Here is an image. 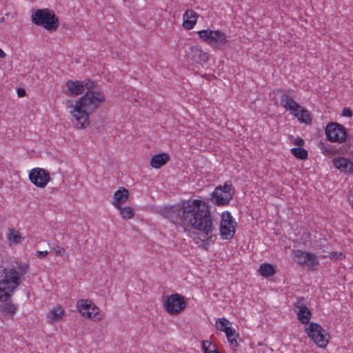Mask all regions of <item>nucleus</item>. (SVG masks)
Here are the masks:
<instances>
[{"label": "nucleus", "instance_id": "19", "mask_svg": "<svg viewBox=\"0 0 353 353\" xmlns=\"http://www.w3.org/2000/svg\"><path fill=\"white\" fill-rule=\"evenodd\" d=\"M169 156L166 153H159L152 157L150 160V166L158 169L165 165L169 161Z\"/></svg>", "mask_w": 353, "mask_h": 353}, {"label": "nucleus", "instance_id": "22", "mask_svg": "<svg viewBox=\"0 0 353 353\" xmlns=\"http://www.w3.org/2000/svg\"><path fill=\"white\" fill-rule=\"evenodd\" d=\"M219 323L220 325L218 327L221 331L224 332L226 334L227 339H230L232 332H234V329L230 326V321L225 318H219L216 322Z\"/></svg>", "mask_w": 353, "mask_h": 353}, {"label": "nucleus", "instance_id": "1", "mask_svg": "<svg viewBox=\"0 0 353 353\" xmlns=\"http://www.w3.org/2000/svg\"><path fill=\"white\" fill-rule=\"evenodd\" d=\"M167 217L183 227H192L205 236L214 230L208 205L200 200H188L180 206H173L166 211Z\"/></svg>", "mask_w": 353, "mask_h": 353}, {"label": "nucleus", "instance_id": "32", "mask_svg": "<svg viewBox=\"0 0 353 353\" xmlns=\"http://www.w3.org/2000/svg\"><path fill=\"white\" fill-rule=\"evenodd\" d=\"M39 26H42L46 30L53 32L55 31L59 26V23H36Z\"/></svg>", "mask_w": 353, "mask_h": 353}, {"label": "nucleus", "instance_id": "16", "mask_svg": "<svg viewBox=\"0 0 353 353\" xmlns=\"http://www.w3.org/2000/svg\"><path fill=\"white\" fill-rule=\"evenodd\" d=\"M281 105L285 110L290 111L292 113L297 112L300 110L301 105L294 101L292 97L286 93L282 94L280 99Z\"/></svg>", "mask_w": 353, "mask_h": 353}, {"label": "nucleus", "instance_id": "13", "mask_svg": "<svg viewBox=\"0 0 353 353\" xmlns=\"http://www.w3.org/2000/svg\"><path fill=\"white\" fill-rule=\"evenodd\" d=\"M59 19L50 9H39L32 14V22H59Z\"/></svg>", "mask_w": 353, "mask_h": 353}, {"label": "nucleus", "instance_id": "26", "mask_svg": "<svg viewBox=\"0 0 353 353\" xmlns=\"http://www.w3.org/2000/svg\"><path fill=\"white\" fill-rule=\"evenodd\" d=\"M117 209L119 210L120 214L123 219H132L134 216V212L133 209L129 206L124 208L120 206V208Z\"/></svg>", "mask_w": 353, "mask_h": 353}, {"label": "nucleus", "instance_id": "39", "mask_svg": "<svg viewBox=\"0 0 353 353\" xmlns=\"http://www.w3.org/2000/svg\"><path fill=\"white\" fill-rule=\"evenodd\" d=\"M26 90L23 88H19L17 90V94L19 97H23L26 95Z\"/></svg>", "mask_w": 353, "mask_h": 353}, {"label": "nucleus", "instance_id": "9", "mask_svg": "<svg viewBox=\"0 0 353 353\" xmlns=\"http://www.w3.org/2000/svg\"><path fill=\"white\" fill-rule=\"evenodd\" d=\"M184 298L179 294L168 296L164 303V308L170 314L177 315L185 308Z\"/></svg>", "mask_w": 353, "mask_h": 353}, {"label": "nucleus", "instance_id": "24", "mask_svg": "<svg viewBox=\"0 0 353 353\" xmlns=\"http://www.w3.org/2000/svg\"><path fill=\"white\" fill-rule=\"evenodd\" d=\"M63 315V309L60 306H57L48 312V318L50 319V323H55L59 321Z\"/></svg>", "mask_w": 353, "mask_h": 353}, {"label": "nucleus", "instance_id": "41", "mask_svg": "<svg viewBox=\"0 0 353 353\" xmlns=\"http://www.w3.org/2000/svg\"><path fill=\"white\" fill-rule=\"evenodd\" d=\"M259 272L261 276H265V263H262L259 268Z\"/></svg>", "mask_w": 353, "mask_h": 353}, {"label": "nucleus", "instance_id": "4", "mask_svg": "<svg viewBox=\"0 0 353 353\" xmlns=\"http://www.w3.org/2000/svg\"><path fill=\"white\" fill-rule=\"evenodd\" d=\"M197 34L203 41L215 49H220L228 41L227 36L220 30L206 29L198 31Z\"/></svg>", "mask_w": 353, "mask_h": 353}, {"label": "nucleus", "instance_id": "33", "mask_svg": "<svg viewBox=\"0 0 353 353\" xmlns=\"http://www.w3.org/2000/svg\"><path fill=\"white\" fill-rule=\"evenodd\" d=\"M212 345H214L209 341H202V349L204 353H209V352L212 350Z\"/></svg>", "mask_w": 353, "mask_h": 353}, {"label": "nucleus", "instance_id": "42", "mask_svg": "<svg viewBox=\"0 0 353 353\" xmlns=\"http://www.w3.org/2000/svg\"><path fill=\"white\" fill-rule=\"evenodd\" d=\"M323 153L325 154H330L332 153V151L331 149H328L326 147L323 148Z\"/></svg>", "mask_w": 353, "mask_h": 353}, {"label": "nucleus", "instance_id": "5", "mask_svg": "<svg viewBox=\"0 0 353 353\" xmlns=\"http://www.w3.org/2000/svg\"><path fill=\"white\" fill-rule=\"evenodd\" d=\"M308 336L319 347L325 348L330 339V334L319 323L311 322L305 327Z\"/></svg>", "mask_w": 353, "mask_h": 353}, {"label": "nucleus", "instance_id": "23", "mask_svg": "<svg viewBox=\"0 0 353 353\" xmlns=\"http://www.w3.org/2000/svg\"><path fill=\"white\" fill-rule=\"evenodd\" d=\"M292 114L302 123L305 124H310L312 119L310 112L301 106V108L297 112H294Z\"/></svg>", "mask_w": 353, "mask_h": 353}, {"label": "nucleus", "instance_id": "46", "mask_svg": "<svg viewBox=\"0 0 353 353\" xmlns=\"http://www.w3.org/2000/svg\"><path fill=\"white\" fill-rule=\"evenodd\" d=\"M327 256L325 255V256H322L321 258H326Z\"/></svg>", "mask_w": 353, "mask_h": 353}, {"label": "nucleus", "instance_id": "25", "mask_svg": "<svg viewBox=\"0 0 353 353\" xmlns=\"http://www.w3.org/2000/svg\"><path fill=\"white\" fill-rule=\"evenodd\" d=\"M290 152L294 157L301 160L306 159L308 157L307 151L302 147L292 148Z\"/></svg>", "mask_w": 353, "mask_h": 353}, {"label": "nucleus", "instance_id": "30", "mask_svg": "<svg viewBox=\"0 0 353 353\" xmlns=\"http://www.w3.org/2000/svg\"><path fill=\"white\" fill-rule=\"evenodd\" d=\"M83 91L85 90V89L87 90V91H90V90L97 91L96 89L97 87V83L93 81L90 80V79L83 81Z\"/></svg>", "mask_w": 353, "mask_h": 353}, {"label": "nucleus", "instance_id": "35", "mask_svg": "<svg viewBox=\"0 0 353 353\" xmlns=\"http://www.w3.org/2000/svg\"><path fill=\"white\" fill-rule=\"evenodd\" d=\"M342 115L347 117H352V111L348 108H344L342 110Z\"/></svg>", "mask_w": 353, "mask_h": 353}, {"label": "nucleus", "instance_id": "37", "mask_svg": "<svg viewBox=\"0 0 353 353\" xmlns=\"http://www.w3.org/2000/svg\"><path fill=\"white\" fill-rule=\"evenodd\" d=\"M54 252L55 254L57 255V256H63V254L65 253V250L60 247V246H57L54 248Z\"/></svg>", "mask_w": 353, "mask_h": 353}, {"label": "nucleus", "instance_id": "10", "mask_svg": "<svg viewBox=\"0 0 353 353\" xmlns=\"http://www.w3.org/2000/svg\"><path fill=\"white\" fill-rule=\"evenodd\" d=\"M28 179L33 185L40 188H44L51 180L50 172L41 168L32 169L29 172Z\"/></svg>", "mask_w": 353, "mask_h": 353}, {"label": "nucleus", "instance_id": "15", "mask_svg": "<svg viewBox=\"0 0 353 353\" xmlns=\"http://www.w3.org/2000/svg\"><path fill=\"white\" fill-rule=\"evenodd\" d=\"M334 166L345 173L353 174V161L349 159L339 157L332 159Z\"/></svg>", "mask_w": 353, "mask_h": 353}, {"label": "nucleus", "instance_id": "44", "mask_svg": "<svg viewBox=\"0 0 353 353\" xmlns=\"http://www.w3.org/2000/svg\"><path fill=\"white\" fill-rule=\"evenodd\" d=\"M209 353H220L216 348L215 345H212V350L209 352Z\"/></svg>", "mask_w": 353, "mask_h": 353}, {"label": "nucleus", "instance_id": "21", "mask_svg": "<svg viewBox=\"0 0 353 353\" xmlns=\"http://www.w3.org/2000/svg\"><path fill=\"white\" fill-rule=\"evenodd\" d=\"M236 226V224H221L220 233L222 238L224 239H231L235 233Z\"/></svg>", "mask_w": 353, "mask_h": 353}, {"label": "nucleus", "instance_id": "43", "mask_svg": "<svg viewBox=\"0 0 353 353\" xmlns=\"http://www.w3.org/2000/svg\"><path fill=\"white\" fill-rule=\"evenodd\" d=\"M338 255V253L336 252H332L330 253L329 257L332 259H335L336 256Z\"/></svg>", "mask_w": 353, "mask_h": 353}, {"label": "nucleus", "instance_id": "31", "mask_svg": "<svg viewBox=\"0 0 353 353\" xmlns=\"http://www.w3.org/2000/svg\"><path fill=\"white\" fill-rule=\"evenodd\" d=\"M239 334L236 332L234 330V332H232V334L231 335V337L230 339H228V341L230 342V345L233 347H236L239 345L238 339H239Z\"/></svg>", "mask_w": 353, "mask_h": 353}, {"label": "nucleus", "instance_id": "27", "mask_svg": "<svg viewBox=\"0 0 353 353\" xmlns=\"http://www.w3.org/2000/svg\"><path fill=\"white\" fill-rule=\"evenodd\" d=\"M199 15L192 10H188L183 15V22H196Z\"/></svg>", "mask_w": 353, "mask_h": 353}, {"label": "nucleus", "instance_id": "45", "mask_svg": "<svg viewBox=\"0 0 353 353\" xmlns=\"http://www.w3.org/2000/svg\"><path fill=\"white\" fill-rule=\"evenodd\" d=\"M6 56V53L0 48V58H5Z\"/></svg>", "mask_w": 353, "mask_h": 353}, {"label": "nucleus", "instance_id": "12", "mask_svg": "<svg viewBox=\"0 0 353 353\" xmlns=\"http://www.w3.org/2000/svg\"><path fill=\"white\" fill-rule=\"evenodd\" d=\"M185 57L188 61L192 64L203 65L209 59L208 52L203 50L201 46H193L185 50Z\"/></svg>", "mask_w": 353, "mask_h": 353}, {"label": "nucleus", "instance_id": "11", "mask_svg": "<svg viewBox=\"0 0 353 353\" xmlns=\"http://www.w3.org/2000/svg\"><path fill=\"white\" fill-rule=\"evenodd\" d=\"M77 308L79 312L90 319H95L97 321L101 320L102 317L99 316V309L88 299H81L77 301Z\"/></svg>", "mask_w": 353, "mask_h": 353}, {"label": "nucleus", "instance_id": "3", "mask_svg": "<svg viewBox=\"0 0 353 353\" xmlns=\"http://www.w3.org/2000/svg\"><path fill=\"white\" fill-rule=\"evenodd\" d=\"M28 267H19V271L14 268H3L0 272V299H10L14 290L20 283V274H25Z\"/></svg>", "mask_w": 353, "mask_h": 353}, {"label": "nucleus", "instance_id": "20", "mask_svg": "<svg viewBox=\"0 0 353 353\" xmlns=\"http://www.w3.org/2000/svg\"><path fill=\"white\" fill-rule=\"evenodd\" d=\"M10 299L5 300L0 299L1 303L0 304V310L6 315H13L17 310V307L12 302L9 301Z\"/></svg>", "mask_w": 353, "mask_h": 353}, {"label": "nucleus", "instance_id": "14", "mask_svg": "<svg viewBox=\"0 0 353 353\" xmlns=\"http://www.w3.org/2000/svg\"><path fill=\"white\" fill-rule=\"evenodd\" d=\"M296 299L297 301L294 303V306L297 309V318L301 323L307 325L312 316L311 311L305 305L303 297H298Z\"/></svg>", "mask_w": 353, "mask_h": 353}, {"label": "nucleus", "instance_id": "7", "mask_svg": "<svg viewBox=\"0 0 353 353\" xmlns=\"http://www.w3.org/2000/svg\"><path fill=\"white\" fill-rule=\"evenodd\" d=\"M233 194L232 185L225 183L223 186L216 187L211 194L210 199L216 205H225L232 199Z\"/></svg>", "mask_w": 353, "mask_h": 353}, {"label": "nucleus", "instance_id": "17", "mask_svg": "<svg viewBox=\"0 0 353 353\" xmlns=\"http://www.w3.org/2000/svg\"><path fill=\"white\" fill-rule=\"evenodd\" d=\"M67 87L66 94L77 96L83 93V85L82 81H68L65 83Z\"/></svg>", "mask_w": 353, "mask_h": 353}, {"label": "nucleus", "instance_id": "34", "mask_svg": "<svg viewBox=\"0 0 353 353\" xmlns=\"http://www.w3.org/2000/svg\"><path fill=\"white\" fill-rule=\"evenodd\" d=\"M276 272L274 266L271 264L266 263V279L272 276Z\"/></svg>", "mask_w": 353, "mask_h": 353}, {"label": "nucleus", "instance_id": "28", "mask_svg": "<svg viewBox=\"0 0 353 353\" xmlns=\"http://www.w3.org/2000/svg\"><path fill=\"white\" fill-rule=\"evenodd\" d=\"M7 239L10 244H17L19 243L21 236L18 231L11 230L8 235Z\"/></svg>", "mask_w": 353, "mask_h": 353}, {"label": "nucleus", "instance_id": "18", "mask_svg": "<svg viewBox=\"0 0 353 353\" xmlns=\"http://www.w3.org/2000/svg\"><path fill=\"white\" fill-rule=\"evenodd\" d=\"M128 197L129 191L123 187H120L114 194L112 204L116 208H120V206L128 200Z\"/></svg>", "mask_w": 353, "mask_h": 353}, {"label": "nucleus", "instance_id": "36", "mask_svg": "<svg viewBox=\"0 0 353 353\" xmlns=\"http://www.w3.org/2000/svg\"><path fill=\"white\" fill-rule=\"evenodd\" d=\"M292 143L294 145L298 147H301L304 145L305 141L303 139L298 137L296 139H294Z\"/></svg>", "mask_w": 353, "mask_h": 353}, {"label": "nucleus", "instance_id": "40", "mask_svg": "<svg viewBox=\"0 0 353 353\" xmlns=\"http://www.w3.org/2000/svg\"><path fill=\"white\" fill-rule=\"evenodd\" d=\"M195 24L196 23H182V26L187 30H192Z\"/></svg>", "mask_w": 353, "mask_h": 353}, {"label": "nucleus", "instance_id": "8", "mask_svg": "<svg viewBox=\"0 0 353 353\" xmlns=\"http://www.w3.org/2000/svg\"><path fill=\"white\" fill-rule=\"evenodd\" d=\"M325 134L328 141L336 143L345 142L347 137L345 128L337 123H330L325 128Z\"/></svg>", "mask_w": 353, "mask_h": 353}, {"label": "nucleus", "instance_id": "2", "mask_svg": "<svg viewBox=\"0 0 353 353\" xmlns=\"http://www.w3.org/2000/svg\"><path fill=\"white\" fill-rule=\"evenodd\" d=\"M105 101L103 92L87 91L70 108L72 123L77 129H85L90 124V114L99 108Z\"/></svg>", "mask_w": 353, "mask_h": 353}, {"label": "nucleus", "instance_id": "38", "mask_svg": "<svg viewBox=\"0 0 353 353\" xmlns=\"http://www.w3.org/2000/svg\"><path fill=\"white\" fill-rule=\"evenodd\" d=\"M48 251H37L36 256L40 259L45 257L48 255Z\"/></svg>", "mask_w": 353, "mask_h": 353}, {"label": "nucleus", "instance_id": "6", "mask_svg": "<svg viewBox=\"0 0 353 353\" xmlns=\"http://www.w3.org/2000/svg\"><path fill=\"white\" fill-rule=\"evenodd\" d=\"M293 255L296 263L311 270H316L319 265L317 256L314 253L295 250L293 251Z\"/></svg>", "mask_w": 353, "mask_h": 353}, {"label": "nucleus", "instance_id": "29", "mask_svg": "<svg viewBox=\"0 0 353 353\" xmlns=\"http://www.w3.org/2000/svg\"><path fill=\"white\" fill-rule=\"evenodd\" d=\"M221 217L222 220L221 224H236V222L233 221V218L229 212H223L222 213Z\"/></svg>", "mask_w": 353, "mask_h": 353}]
</instances>
